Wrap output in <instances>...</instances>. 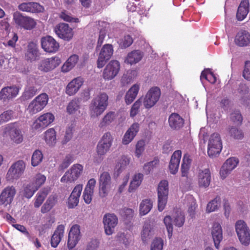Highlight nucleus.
Wrapping results in <instances>:
<instances>
[{"label":"nucleus","instance_id":"nucleus-1","mask_svg":"<svg viewBox=\"0 0 250 250\" xmlns=\"http://www.w3.org/2000/svg\"><path fill=\"white\" fill-rule=\"evenodd\" d=\"M108 96L105 93H100L91 101L89 105V113L92 118L103 114L108 105Z\"/></svg>","mask_w":250,"mask_h":250},{"label":"nucleus","instance_id":"nucleus-2","mask_svg":"<svg viewBox=\"0 0 250 250\" xmlns=\"http://www.w3.org/2000/svg\"><path fill=\"white\" fill-rule=\"evenodd\" d=\"M13 17V21L18 28L31 30L34 28L37 25V21L34 19L29 16H24L20 12H14Z\"/></svg>","mask_w":250,"mask_h":250},{"label":"nucleus","instance_id":"nucleus-3","mask_svg":"<svg viewBox=\"0 0 250 250\" xmlns=\"http://www.w3.org/2000/svg\"><path fill=\"white\" fill-rule=\"evenodd\" d=\"M48 100L49 97L46 93H41L31 102L27 111L31 115L35 114L44 108L48 104Z\"/></svg>","mask_w":250,"mask_h":250},{"label":"nucleus","instance_id":"nucleus-4","mask_svg":"<svg viewBox=\"0 0 250 250\" xmlns=\"http://www.w3.org/2000/svg\"><path fill=\"white\" fill-rule=\"evenodd\" d=\"M4 129L5 133L8 134L9 138L13 144L18 145L22 143L24 140L23 134L18 124H9L5 126Z\"/></svg>","mask_w":250,"mask_h":250},{"label":"nucleus","instance_id":"nucleus-5","mask_svg":"<svg viewBox=\"0 0 250 250\" xmlns=\"http://www.w3.org/2000/svg\"><path fill=\"white\" fill-rule=\"evenodd\" d=\"M235 231L240 243L244 246L250 244V230L243 220L237 221L235 225Z\"/></svg>","mask_w":250,"mask_h":250},{"label":"nucleus","instance_id":"nucleus-6","mask_svg":"<svg viewBox=\"0 0 250 250\" xmlns=\"http://www.w3.org/2000/svg\"><path fill=\"white\" fill-rule=\"evenodd\" d=\"M83 167L80 164L72 165L61 179L62 183H73L82 175Z\"/></svg>","mask_w":250,"mask_h":250},{"label":"nucleus","instance_id":"nucleus-7","mask_svg":"<svg viewBox=\"0 0 250 250\" xmlns=\"http://www.w3.org/2000/svg\"><path fill=\"white\" fill-rule=\"evenodd\" d=\"M222 144L219 134L213 133L208 140V154L210 157H215L221 151Z\"/></svg>","mask_w":250,"mask_h":250},{"label":"nucleus","instance_id":"nucleus-8","mask_svg":"<svg viewBox=\"0 0 250 250\" xmlns=\"http://www.w3.org/2000/svg\"><path fill=\"white\" fill-rule=\"evenodd\" d=\"M161 96V91L157 86L150 88L145 95L142 102L144 107L150 109L154 106L159 101Z\"/></svg>","mask_w":250,"mask_h":250},{"label":"nucleus","instance_id":"nucleus-9","mask_svg":"<svg viewBox=\"0 0 250 250\" xmlns=\"http://www.w3.org/2000/svg\"><path fill=\"white\" fill-rule=\"evenodd\" d=\"M158 210L162 211L165 208L168 195V183L163 180L158 185Z\"/></svg>","mask_w":250,"mask_h":250},{"label":"nucleus","instance_id":"nucleus-10","mask_svg":"<svg viewBox=\"0 0 250 250\" xmlns=\"http://www.w3.org/2000/svg\"><path fill=\"white\" fill-rule=\"evenodd\" d=\"M121 68L120 62L117 60L110 61L103 70L102 76L105 81L113 79L118 74Z\"/></svg>","mask_w":250,"mask_h":250},{"label":"nucleus","instance_id":"nucleus-11","mask_svg":"<svg viewBox=\"0 0 250 250\" xmlns=\"http://www.w3.org/2000/svg\"><path fill=\"white\" fill-rule=\"evenodd\" d=\"M25 168V164L22 160L14 163L8 169L6 179L8 181L17 180L23 174Z\"/></svg>","mask_w":250,"mask_h":250},{"label":"nucleus","instance_id":"nucleus-12","mask_svg":"<svg viewBox=\"0 0 250 250\" xmlns=\"http://www.w3.org/2000/svg\"><path fill=\"white\" fill-rule=\"evenodd\" d=\"M55 120L54 115L50 112H47L40 115L34 122L32 128L42 131L52 123Z\"/></svg>","mask_w":250,"mask_h":250},{"label":"nucleus","instance_id":"nucleus-13","mask_svg":"<svg viewBox=\"0 0 250 250\" xmlns=\"http://www.w3.org/2000/svg\"><path fill=\"white\" fill-rule=\"evenodd\" d=\"M103 223L105 233L106 235H112L118 223L117 216L114 213H105L103 218Z\"/></svg>","mask_w":250,"mask_h":250},{"label":"nucleus","instance_id":"nucleus-14","mask_svg":"<svg viewBox=\"0 0 250 250\" xmlns=\"http://www.w3.org/2000/svg\"><path fill=\"white\" fill-rule=\"evenodd\" d=\"M61 63L58 56H53L42 60L38 65V69L43 72H50L57 67Z\"/></svg>","mask_w":250,"mask_h":250},{"label":"nucleus","instance_id":"nucleus-15","mask_svg":"<svg viewBox=\"0 0 250 250\" xmlns=\"http://www.w3.org/2000/svg\"><path fill=\"white\" fill-rule=\"evenodd\" d=\"M113 47L110 44H105L101 48L99 53L97 65L98 68H103L112 57L113 54Z\"/></svg>","mask_w":250,"mask_h":250},{"label":"nucleus","instance_id":"nucleus-16","mask_svg":"<svg viewBox=\"0 0 250 250\" xmlns=\"http://www.w3.org/2000/svg\"><path fill=\"white\" fill-rule=\"evenodd\" d=\"M54 31L61 39L69 41L73 37V31L69 25L65 23H60L54 27Z\"/></svg>","mask_w":250,"mask_h":250},{"label":"nucleus","instance_id":"nucleus-17","mask_svg":"<svg viewBox=\"0 0 250 250\" xmlns=\"http://www.w3.org/2000/svg\"><path fill=\"white\" fill-rule=\"evenodd\" d=\"M238 159L235 157L227 159L222 166L220 170V176L221 179H225L235 169L238 164Z\"/></svg>","mask_w":250,"mask_h":250},{"label":"nucleus","instance_id":"nucleus-18","mask_svg":"<svg viewBox=\"0 0 250 250\" xmlns=\"http://www.w3.org/2000/svg\"><path fill=\"white\" fill-rule=\"evenodd\" d=\"M81 238L80 226L78 225H73L69 230L67 246L69 249L74 248Z\"/></svg>","mask_w":250,"mask_h":250},{"label":"nucleus","instance_id":"nucleus-19","mask_svg":"<svg viewBox=\"0 0 250 250\" xmlns=\"http://www.w3.org/2000/svg\"><path fill=\"white\" fill-rule=\"evenodd\" d=\"M16 193V189L13 186L5 188L0 194V205L4 206L10 205L13 201Z\"/></svg>","mask_w":250,"mask_h":250},{"label":"nucleus","instance_id":"nucleus-20","mask_svg":"<svg viewBox=\"0 0 250 250\" xmlns=\"http://www.w3.org/2000/svg\"><path fill=\"white\" fill-rule=\"evenodd\" d=\"M41 44L42 49L48 53H55L59 48V44L51 36H46L42 38Z\"/></svg>","mask_w":250,"mask_h":250},{"label":"nucleus","instance_id":"nucleus-21","mask_svg":"<svg viewBox=\"0 0 250 250\" xmlns=\"http://www.w3.org/2000/svg\"><path fill=\"white\" fill-rule=\"evenodd\" d=\"M140 130V124L134 123L127 129L122 138V143L124 145H127L134 139Z\"/></svg>","mask_w":250,"mask_h":250},{"label":"nucleus","instance_id":"nucleus-22","mask_svg":"<svg viewBox=\"0 0 250 250\" xmlns=\"http://www.w3.org/2000/svg\"><path fill=\"white\" fill-rule=\"evenodd\" d=\"M20 10L31 13H39L44 11L43 6L36 2H23L19 5Z\"/></svg>","mask_w":250,"mask_h":250},{"label":"nucleus","instance_id":"nucleus-23","mask_svg":"<svg viewBox=\"0 0 250 250\" xmlns=\"http://www.w3.org/2000/svg\"><path fill=\"white\" fill-rule=\"evenodd\" d=\"M83 78L78 77L70 81L65 87V93L71 96L76 94L80 90L83 83Z\"/></svg>","mask_w":250,"mask_h":250},{"label":"nucleus","instance_id":"nucleus-24","mask_svg":"<svg viewBox=\"0 0 250 250\" xmlns=\"http://www.w3.org/2000/svg\"><path fill=\"white\" fill-rule=\"evenodd\" d=\"M198 182L200 187H208L211 180V173L208 168L200 169L198 173Z\"/></svg>","mask_w":250,"mask_h":250},{"label":"nucleus","instance_id":"nucleus-25","mask_svg":"<svg viewBox=\"0 0 250 250\" xmlns=\"http://www.w3.org/2000/svg\"><path fill=\"white\" fill-rule=\"evenodd\" d=\"M83 185L82 184H78L75 187L68 199L69 208H72L78 205Z\"/></svg>","mask_w":250,"mask_h":250},{"label":"nucleus","instance_id":"nucleus-26","mask_svg":"<svg viewBox=\"0 0 250 250\" xmlns=\"http://www.w3.org/2000/svg\"><path fill=\"white\" fill-rule=\"evenodd\" d=\"M19 92V88L16 86L5 87L0 91V99L4 101L12 99L18 95Z\"/></svg>","mask_w":250,"mask_h":250},{"label":"nucleus","instance_id":"nucleus-27","mask_svg":"<svg viewBox=\"0 0 250 250\" xmlns=\"http://www.w3.org/2000/svg\"><path fill=\"white\" fill-rule=\"evenodd\" d=\"M182 156V151L176 150L172 154L169 164V170L171 174H175L179 169V164Z\"/></svg>","mask_w":250,"mask_h":250},{"label":"nucleus","instance_id":"nucleus-28","mask_svg":"<svg viewBox=\"0 0 250 250\" xmlns=\"http://www.w3.org/2000/svg\"><path fill=\"white\" fill-rule=\"evenodd\" d=\"M234 41L239 46H248L250 44V33L245 30L240 31L236 34Z\"/></svg>","mask_w":250,"mask_h":250},{"label":"nucleus","instance_id":"nucleus-29","mask_svg":"<svg viewBox=\"0 0 250 250\" xmlns=\"http://www.w3.org/2000/svg\"><path fill=\"white\" fill-rule=\"evenodd\" d=\"M238 91L240 103L250 108V95L249 94L248 87L245 84H241Z\"/></svg>","mask_w":250,"mask_h":250},{"label":"nucleus","instance_id":"nucleus-30","mask_svg":"<svg viewBox=\"0 0 250 250\" xmlns=\"http://www.w3.org/2000/svg\"><path fill=\"white\" fill-rule=\"evenodd\" d=\"M140 88V84L138 83L133 84L131 87L126 92L125 97V103L127 104H129L136 98Z\"/></svg>","mask_w":250,"mask_h":250},{"label":"nucleus","instance_id":"nucleus-31","mask_svg":"<svg viewBox=\"0 0 250 250\" xmlns=\"http://www.w3.org/2000/svg\"><path fill=\"white\" fill-rule=\"evenodd\" d=\"M143 56V52L140 50L132 51L128 53L125 60V62L131 65L135 64L142 60Z\"/></svg>","mask_w":250,"mask_h":250},{"label":"nucleus","instance_id":"nucleus-32","mask_svg":"<svg viewBox=\"0 0 250 250\" xmlns=\"http://www.w3.org/2000/svg\"><path fill=\"white\" fill-rule=\"evenodd\" d=\"M212 236L216 248L218 249L219 244L223 239L222 229L221 225L218 223L213 224L212 229Z\"/></svg>","mask_w":250,"mask_h":250},{"label":"nucleus","instance_id":"nucleus-33","mask_svg":"<svg viewBox=\"0 0 250 250\" xmlns=\"http://www.w3.org/2000/svg\"><path fill=\"white\" fill-rule=\"evenodd\" d=\"M64 226L60 225L58 226L51 239V246L56 248L63 237L64 232Z\"/></svg>","mask_w":250,"mask_h":250},{"label":"nucleus","instance_id":"nucleus-34","mask_svg":"<svg viewBox=\"0 0 250 250\" xmlns=\"http://www.w3.org/2000/svg\"><path fill=\"white\" fill-rule=\"evenodd\" d=\"M117 116V113L109 111L103 117L99 124V127L101 129L105 128L114 122Z\"/></svg>","mask_w":250,"mask_h":250},{"label":"nucleus","instance_id":"nucleus-35","mask_svg":"<svg viewBox=\"0 0 250 250\" xmlns=\"http://www.w3.org/2000/svg\"><path fill=\"white\" fill-rule=\"evenodd\" d=\"M250 3L248 0H244L240 3L236 14V18L238 21H243L247 16L249 12Z\"/></svg>","mask_w":250,"mask_h":250},{"label":"nucleus","instance_id":"nucleus-36","mask_svg":"<svg viewBox=\"0 0 250 250\" xmlns=\"http://www.w3.org/2000/svg\"><path fill=\"white\" fill-rule=\"evenodd\" d=\"M79 61L77 55L70 56L61 67V72L67 73L71 71L76 65Z\"/></svg>","mask_w":250,"mask_h":250},{"label":"nucleus","instance_id":"nucleus-37","mask_svg":"<svg viewBox=\"0 0 250 250\" xmlns=\"http://www.w3.org/2000/svg\"><path fill=\"white\" fill-rule=\"evenodd\" d=\"M144 179V175L141 173L134 174L130 180L128 191L131 193L135 191L141 185Z\"/></svg>","mask_w":250,"mask_h":250},{"label":"nucleus","instance_id":"nucleus-38","mask_svg":"<svg viewBox=\"0 0 250 250\" xmlns=\"http://www.w3.org/2000/svg\"><path fill=\"white\" fill-rule=\"evenodd\" d=\"M43 140L49 146H54L57 143L56 132L53 128H50L43 133Z\"/></svg>","mask_w":250,"mask_h":250},{"label":"nucleus","instance_id":"nucleus-39","mask_svg":"<svg viewBox=\"0 0 250 250\" xmlns=\"http://www.w3.org/2000/svg\"><path fill=\"white\" fill-rule=\"evenodd\" d=\"M168 122L169 126L175 129L180 128L184 125L183 119L177 113H172L170 115Z\"/></svg>","mask_w":250,"mask_h":250},{"label":"nucleus","instance_id":"nucleus-40","mask_svg":"<svg viewBox=\"0 0 250 250\" xmlns=\"http://www.w3.org/2000/svg\"><path fill=\"white\" fill-rule=\"evenodd\" d=\"M153 234V229L149 223H145L141 232V238L144 243H147Z\"/></svg>","mask_w":250,"mask_h":250},{"label":"nucleus","instance_id":"nucleus-41","mask_svg":"<svg viewBox=\"0 0 250 250\" xmlns=\"http://www.w3.org/2000/svg\"><path fill=\"white\" fill-rule=\"evenodd\" d=\"M38 56V50L37 44L34 42H30L27 46L25 57L27 59L31 61L35 60Z\"/></svg>","mask_w":250,"mask_h":250},{"label":"nucleus","instance_id":"nucleus-42","mask_svg":"<svg viewBox=\"0 0 250 250\" xmlns=\"http://www.w3.org/2000/svg\"><path fill=\"white\" fill-rule=\"evenodd\" d=\"M192 160L188 154H185L183 157L181 165L182 176L187 177L188 170L190 167Z\"/></svg>","mask_w":250,"mask_h":250},{"label":"nucleus","instance_id":"nucleus-43","mask_svg":"<svg viewBox=\"0 0 250 250\" xmlns=\"http://www.w3.org/2000/svg\"><path fill=\"white\" fill-rule=\"evenodd\" d=\"M152 206V202L150 199L143 200L139 206L140 214L141 216L147 214L151 209Z\"/></svg>","mask_w":250,"mask_h":250},{"label":"nucleus","instance_id":"nucleus-44","mask_svg":"<svg viewBox=\"0 0 250 250\" xmlns=\"http://www.w3.org/2000/svg\"><path fill=\"white\" fill-rule=\"evenodd\" d=\"M130 163V158L126 156H122L118 160L115 169L118 172H121L123 170L126 168V167Z\"/></svg>","mask_w":250,"mask_h":250},{"label":"nucleus","instance_id":"nucleus-45","mask_svg":"<svg viewBox=\"0 0 250 250\" xmlns=\"http://www.w3.org/2000/svg\"><path fill=\"white\" fill-rule=\"evenodd\" d=\"M221 198L219 196L215 197L207 204L206 211L209 213L216 211L221 206Z\"/></svg>","mask_w":250,"mask_h":250},{"label":"nucleus","instance_id":"nucleus-46","mask_svg":"<svg viewBox=\"0 0 250 250\" xmlns=\"http://www.w3.org/2000/svg\"><path fill=\"white\" fill-rule=\"evenodd\" d=\"M138 71L136 70H129L124 74L122 78V83L124 84L132 82L138 76Z\"/></svg>","mask_w":250,"mask_h":250},{"label":"nucleus","instance_id":"nucleus-47","mask_svg":"<svg viewBox=\"0 0 250 250\" xmlns=\"http://www.w3.org/2000/svg\"><path fill=\"white\" fill-rule=\"evenodd\" d=\"M185 217L184 213L180 209H176L174 216L173 223L178 227H182L185 222Z\"/></svg>","mask_w":250,"mask_h":250},{"label":"nucleus","instance_id":"nucleus-48","mask_svg":"<svg viewBox=\"0 0 250 250\" xmlns=\"http://www.w3.org/2000/svg\"><path fill=\"white\" fill-rule=\"evenodd\" d=\"M203 79L207 80L211 83H214L216 81L215 76L211 72L209 69H206L201 73L200 80L202 83Z\"/></svg>","mask_w":250,"mask_h":250},{"label":"nucleus","instance_id":"nucleus-49","mask_svg":"<svg viewBox=\"0 0 250 250\" xmlns=\"http://www.w3.org/2000/svg\"><path fill=\"white\" fill-rule=\"evenodd\" d=\"M80 108V103L78 99H75L70 102L67 106V112L69 114H74Z\"/></svg>","mask_w":250,"mask_h":250},{"label":"nucleus","instance_id":"nucleus-50","mask_svg":"<svg viewBox=\"0 0 250 250\" xmlns=\"http://www.w3.org/2000/svg\"><path fill=\"white\" fill-rule=\"evenodd\" d=\"M146 142L144 140L141 139L139 140L136 145L134 151L135 156L137 158H140L145 149Z\"/></svg>","mask_w":250,"mask_h":250},{"label":"nucleus","instance_id":"nucleus-51","mask_svg":"<svg viewBox=\"0 0 250 250\" xmlns=\"http://www.w3.org/2000/svg\"><path fill=\"white\" fill-rule=\"evenodd\" d=\"M37 92V88L34 85L28 84L25 88L23 97L26 100L30 99L36 94Z\"/></svg>","mask_w":250,"mask_h":250},{"label":"nucleus","instance_id":"nucleus-52","mask_svg":"<svg viewBox=\"0 0 250 250\" xmlns=\"http://www.w3.org/2000/svg\"><path fill=\"white\" fill-rule=\"evenodd\" d=\"M112 185H99V195L102 198L107 197L111 190Z\"/></svg>","mask_w":250,"mask_h":250},{"label":"nucleus","instance_id":"nucleus-53","mask_svg":"<svg viewBox=\"0 0 250 250\" xmlns=\"http://www.w3.org/2000/svg\"><path fill=\"white\" fill-rule=\"evenodd\" d=\"M43 155L39 150H35L32 155L31 159V165L33 167L38 166L42 161Z\"/></svg>","mask_w":250,"mask_h":250},{"label":"nucleus","instance_id":"nucleus-54","mask_svg":"<svg viewBox=\"0 0 250 250\" xmlns=\"http://www.w3.org/2000/svg\"><path fill=\"white\" fill-rule=\"evenodd\" d=\"M48 193L45 190L39 192L35 196L34 207L38 208L42 204Z\"/></svg>","mask_w":250,"mask_h":250},{"label":"nucleus","instance_id":"nucleus-55","mask_svg":"<svg viewBox=\"0 0 250 250\" xmlns=\"http://www.w3.org/2000/svg\"><path fill=\"white\" fill-rule=\"evenodd\" d=\"M142 104V98H139L132 105L130 110V117L134 118L139 112Z\"/></svg>","mask_w":250,"mask_h":250},{"label":"nucleus","instance_id":"nucleus-56","mask_svg":"<svg viewBox=\"0 0 250 250\" xmlns=\"http://www.w3.org/2000/svg\"><path fill=\"white\" fill-rule=\"evenodd\" d=\"M46 181V177L41 173L37 174L35 177L33 183L32 184L33 186L37 188L38 190V188L42 186Z\"/></svg>","mask_w":250,"mask_h":250},{"label":"nucleus","instance_id":"nucleus-57","mask_svg":"<svg viewBox=\"0 0 250 250\" xmlns=\"http://www.w3.org/2000/svg\"><path fill=\"white\" fill-rule=\"evenodd\" d=\"M111 146L99 142L97 146V153L99 156L105 155L110 150Z\"/></svg>","mask_w":250,"mask_h":250},{"label":"nucleus","instance_id":"nucleus-58","mask_svg":"<svg viewBox=\"0 0 250 250\" xmlns=\"http://www.w3.org/2000/svg\"><path fill=\"white\" fill-rule=\"evenodd\" d=\"M37 190V188H35L32 184H28L24 188L23 196L27 198H30Z\"/></svg>","mask_w":250,"mask_h":250},{"label":"nucleus","instance_id":"nucleus-59","mask_svg":"<svg viewBox=\"0 0 250 250\" xmlns=\"http://www.w3.org/2000/svg\"><path fill=\"white\" fill-rule=\"evenodd\" d=\"M163 240L161 238L156 237L151 243L150 250H163Z\"/></svg>","mask_w":250,"mask_h":250},{"label":"nucleus","instance_id":"nucleus-60","mask_svg":"<svg viewBox=\"0 0 250 250\" xmlns=\"http://www.w3.org/2000/svg\"><path fill=\"white\" fill-rule=\"evenodd\" d=\"M73 136V127H68L65 132L63 137L61 139V144L63 145H66L72 139Z\"/></svg>","mask_w":250,"mask_h":250},{"label":"nucleus","instance_id":"nucleus-61","mask_svg":"<svg viewBox=\"0 0 250 250\" xmlns=\"http://www.w3.org/2000/svg\"><path fill=\"white\" fill-rule=\"evenodd\" d=\"M229 134L231 137L235 139L240 140L244 137L242 130L234 127H231L229 128Z\"/></svg>","mask_w":250,"mask_h":250},{"label":"nucleus","instance_id":"nucleus-62","mask_svg":"<svg viewBox=\"0 0 250 250\" xmlns=\"http://www.w3.org/2000/svg\"><path fill=\"white\" fill-rule=\"evenodd\" d=\"M164 222L168 232V237L169 238H170L172 235L173 232V226L171 217L169 215L166 216L164 218Z\"/></svg>","mask_w":250,"mask_h":250},{"label":"nucleus","instance_id":"nucleus-63","mask_svg":"<svg viewBox=\"0 0 250 250\" xmlns=\"http://www.w3.org/2000/svg\"><path fill=\"white\" fill-rule=\"evenodd\" d=\"M60 18L62 20H63V21H65L70 22L77 23V22H79L80 21L78 18H73L72 17H71L70 14H69L66 11H62L60 13Z\"/></svg>","mask_w":250,"mask_h":250},{"label":"nucleus","instance_id":"nucleus-64","mask_svg":"<svg viewBox=\"0 0 250 250\" xmlns=\"http://www.w3.org/2000/svg\"><path fill=\"white\" fill-rule=\"evenodd\" d=\"M99 185H112L111 176L108 172H103L100 175Z\"/></svg>","mask_w":250,"mask_h":250}]
</instances>
